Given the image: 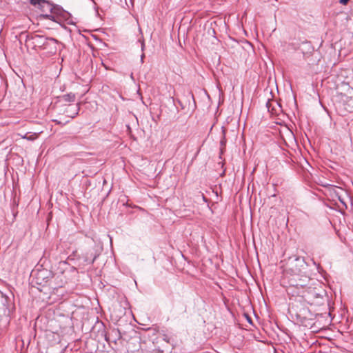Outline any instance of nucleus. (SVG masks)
<instances>
[{
  "label": "nucleus",
  "mask_w": 353,
  "mask_h": 353,
  "mask_svg": "<svg viewBox=\"0 0 353 353\" xmlns=\"http://www.w3.org/2000/svg\"><path fill=\"white\" fill-rule=\"evenodd\" d=\"M98 256V254H93L92 253H86L85 256H83V262L85 264H92L94 262L97 257Z\"/></svg>",
  "instance_id": "5"
},
{
  "label": "nucleus",
  "mask_w": 353,
  "mask_h": 353,
  "mask_svg": "<svg viewBox=\"0 0 353 353\" xmlns=\"http://www.w3.org/2000/svg\"><path fill=\"white\" fill-rule=\"evenodd\" d=\"M350 0H339V2L342 5H347Z\"/></svg>",
  "instance_id": "10"
},
{
  "label": "nucleus",
  "mask_w": 353,
  "mask_h": 353,
  "mask_svg": "<svg viewBox=\"0 0 353 353\" xmlns=\"http://www.w3.org/2000/svg\"><path fill=\"white\" fill-rule=\"evenodd\" d=\"M306 290L303 291L302 297L310 305H321L323 303V292H320L316 288L304 287Z\"/></svg>",
  "instance_id": "2"
},
{
  "label": "nucleus",
  "mask_w": 353,
  "mask_h": 353,
  "mask_svg": "<svg viewBox=\"0 0 353 353\" xmlns=\"http://www.w3.org/2000/svg\"><path fill=\"white\" fill-rule=\"evenodd\" d=\"M30 3L32 6L41 5L42 3H47L50 6V10H52V5L50 4L49 1L46 0H30Z\"/></svg>",
  "instance_id": "7"
},
{
  "label": "nucleus",
  "mask_w": 353,
  "mask_h": 353,
  "mask_svg": "<svg viewBox=\"0 0 353 353\" xmlns=\"http://www.w3.org/2000/svg\"><path fill=\"white\" fill-rule=\"evenodd\" d=\"M35 38L42 39L43 37H40V36L37 35V36L35 37Z\"/></svg>",
  "instance_id": "14"
},
{
  "label": "nucleus",
  "mask_w": 353,
  "mask_h": 353,
  "mask_svg": "<svg viewBox=\"0 0 353 353\" xmlns=\"http://www.w3.org/2000/svg\"><path fill=\"white\" fill-rule=\"evenodd\" d=\"M163 339L165 341H166L167 343H170V339L168 337V335H166V334H163Z\"/></svg>",
  "instance_id": "9"
},
{
  "label": "nucleus",
  "mask_w": 353,
  "mask_h": 353,
  "mask_svg": "<svg viewBox=\"0 0 353 353\" xmlns=\"http://www.w3.org/2000/svg\"><path fill=\"white\" fill-rule=\"evenodd\" d=\"M53 277L51 271L47 269L38 270L35 274V282L39 285L45 286Z\"/></svg>",
  "instance_id": "3"
},
{
  "label": "nucleus",
  "mask_w": 353,
  "mask_h": 353,
  "mask_svg": "<svg viewBox=\"0 0 353 353\" xmlns=\"http://www.w3.org/2000/svg\"><path fill=\"white\" fill-rule=\"evenodd\" d=\"M222 132H223V137L220 141L221 150L223 149V147L225 146V144H226L225 129L223 127L222 128Z\"/></svg>",
  "instance_id": "8"
},
{
  "label": "nucleus",
  "mask_w": 353,
  "mask_h": 353,
  "mask_svg": "<svg viewBox=\"0 0 353 353\" xmlns=\"http://www.w3.org/2000/svg\"><path fill=\"white\" fill-rule=\"evenodd\" d=\"M304 258L296 255L289 257L284 265V272L291 276L290 285L296 288L306 287L310 282Z\"/></svg>",
  "instance_id": "1"
},
{
  "label": "nucleus",
  "mask_w": 353,
  "mask_h": 353,
  "mask_svg": "<svg viewBox=\"0 0 353 353\" xmlns=\"http://www.w3.org/2000/svg\"><path fill=\"white\" fill-rule=\"evenodd\" d=\"M190 94L191 95L192 99L194 100V95H193V94L190 92Z\"/></svg>",
  "instance_id": "15"
},
{
  "label": "nucleus",
  "mask_w": 353,
  "mask_h": 353,
  "mask_svg": "<svg viewBox=\"0 0 353 353\" xmlns=\"http://www.w3.org/2000/svg\"><path fill=\"white\" fill-rule=\"evenodd\" d=\"M144 58H145V54L142 53V54L141 56V63H143Z\"/></svg>",
  "instance_id": "11"
},
{
  "label": "nucleus",
  "mask_w": 353,
  "mask_h": 353,
  "mask_svg": "<svg viewBox=\"0 0 353 353\" xmlns=\"http://www.w3.org/2000/svg\"><path fill=\"white\" fill-rule=\"evenodd\" d=\"M79 110V103H77L75 105H69L67 108L65 112L69 117L74 118L78 114Z\"/></svg>",
  "instance_id": "4"
},
{
  "label": "nucleus",
  "mask_w": 353,
  "mask_h": 353,
  "mask_svg": "<svg viewBox=\"0 0 353 353\" xmlns=\"http://www.w3.org/2000/svg\"><path fill=\"white\" fill-rule=\"evenodd\" d=\"M76 96L74 94L70 92L64 94L59 97V101L62 102H73L74 101Z\"/></svg>",
  "instance_id": "6"
},
{
  "label": "nucleus",
  "mask_w": 353,
  "mask_h": 353,
  "mask_svg": "<svg viewBox=\"0 0 353 353\" xmlns=\"http://www.w3.org/2000/svg\"><path fill=\"white\" fill-rule=\"evenodd\" d=\"M145 48L144 41H141V50L143 51Z\"/></svg>",
  "instance_id": "12"
},
{
  "label": "nucleus",
  "mask_w": 353,
  "mask_h": 353,
  "mask_svg": "<svg viewBox=\"0 0 353 353\" xmlns=\"http://www.w3.org/2000/svg\"><path fill=\"white\" fill-rule=\"evenodd\" d=\"M45 17H46L48 19H51V17H53L51 14H46Z\"/></svg>",
  "instance_id": "13"
}]
</instances>
